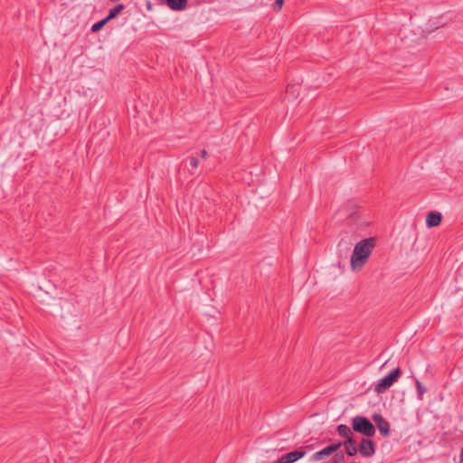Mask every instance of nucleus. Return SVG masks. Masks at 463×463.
Returning a JSON list of instances; mask_svg holds the SVG:
<instances>
[{"mask_svg": "<svg viewBox=\"0 0 463 463\" xmlns=\"http://www.w3.org/2000/svg\"><path fill=\"white\" fill-rule=\"evenodd\" d=\"M374 246L375 240L373 237L364 239L354 246L351 256V267L354 270H359L364 266Z\"/></svg>", "mask_w": 463, "mask_h": 463, "instance_id": "nucleus-1", "label": "nucleus"}, {"mask_svg": "<svg viewBox=\"0 0 463 463\" xmlns=\"http://www.w3.org/2000/svg\"><path fill=\"white\" fill-rule=\"evenodd\" d=\"M352 428L354 432L360 433L365 437L375 435V427L365 416H355L352 419Z\"/></svg>", "mask_w": 463, "mask_h": 463, "instance_id": "nucleus-2", "label": "nucleus"}, {"mask_svg": "<svg viewBox=\"0 0 463 463\" xmlns=\"http://www.w3.org/2000/svg\"><path fill=\"white\" fill-rule=\"evenodd\" d=\"M402 375L400 367L392 369L387 375L380 379L374 386V392L378 394L383 393L396 383Z\"/></svg>", "mask_w": 463, "mask_h": 463, "instance_id": "nucleus-3", "label": "nucleus"}, {"mask_svg": "<svg viewBox=\"0 0 463 463\" xmlns=\"http://www.w3.org/2000/svg\"><path fill=\"white\" fill-rule=\"evenodd\" d=\"M342 447V441L336 443H331L321 450L314 453L311 456L312 461L321 460L326 457H329L333 453L336 452Z\"/></svg>", "mask_w": 463, "mask_h": 463, "instance_id": "nucleus-4", "label": "nucleus"}, {"mask_svg": "<svg viewBox=\"0 0 463 463\" xmlns=\"http://www.w3.org/2000/svg\"><path fill=\"white\" fill-rule=\"evenodd\" d=\"M375 442L370 439L363 438L359 443V453L364 458H371L375 454Z\"/></svg>", "mask_w": 463, "mask_h": 463, "instance_id": "nucleus-5", "label": "nucleus"}, {"mask_svg": "<svg viewBox=\"0 0 463 463\" xmlns=\"http://www.w3.org/2000/svg\"><path fill=\"white\" fill-rule=\"evenodd\" d=\"M380 434L383 438H387L391 434L389 422L380 413H373L372 416Z\"/></svg>", "mask_w": 463, "mask_h": 463, "instance_id": "nucleus-6", "label": "nucleus"}, {"mask_svg": "<svg viewBox=\"0 0 463 463\" xmlns=\"http://www.w3.org/2000/svg\"><path fill=\"white\" fill-rule=\"evenodd\" d=\"M305 456V449H298L282 455L275 463H294Z\"/></svg>", "mask_w": 463, "mask_h": 463, "instance_id": "nucleus-7", "label": "nucleus"}, {"mask_svg": "<svg viewBox=\"0 0 463 463\" xmlns=\"http://www.w3.org/2000/svg\"><path fill=\"white\" fill-rule=\"evenodd\" d=\"M342 446H345V453L349 457H354L359 451V447H356V441L354 437H347V439L342 441Z\"/></svg>", "mask_w": 463, "mask_h": 463, "instance_id": "nucleus-8", "label": "nucleus"}, {"mask_svg": "<svg viewBox=\"0 0 463 463\" xmlns=\"http://www.w3.org/2000/svg\"><path fill=\"white\" fill-rule=\"evenodd\" d=\"M442 221V215L439 212H430L426 217V225L429 228L437 227Z\"/></svg>", "mask_w": 463, "mask_h": 463, "instance_id": "nucleus-9", "label": "nucleus"}, {"mask_svg": "<svg viewBox=\"0 0 463 463\" xmlns=\"http://www.w3.org/2000/svg\"><path fill=\"white\" fill-rule=\"evenodd\" d=\"M166 4L173 11H183L186 8L187 0H166Z\"/></svg>", "mask_w": 463, "mask_h": 463, "instance_id": "nucleus-10", "label": "nucleus"}, {"mask_svg": "<svg viewBox=\"0 0 463 463\" xmlns=\"http://www.w3.org/2000/svg\"><path fill=\"white\" fill-rule=\"evenodd\" d=\"M124 8L125 6L123 4H118L115 5L109 11V14L106 16L107 20L109 22L116 18L124 10Z\"/></svg>", "mask_w": 463, "mask_h": 463, "instance_id": "nucleus-11", "label": "nucleus"}, {"mask_svg": "<svg viewBox=\"0 0 463 463\" xmlns=\"http://www.w3.org/2000/svg\"><path fill=\"white\" fill-rule=\"evenodd\" d=\"M336 431L339 436L345 438V439H347V437H353L350 428L345 424L338 425Z\"/></svg>", "mask_w": 463, "mask_h": 463, "instance_id": "nucleus-12", "label": "nucleus"}, {"mask_svg": "<svg viewBox=\"0 0 463 463\" xmlns=\"http://www.w3.org/2000/svg\"><path fill=\"white\" fill-rule=\"evenodd\" d=\"M108 23H109V21L107 20L106 17L96 22L91 26V32L97 33V32L100 31L105 26V24H107Z\"/></svg>", "mask_w": 463, "mask_h": 463, "instance_id": "nucleus-13", "label": "nucleus"}, {"mask_svg": "<svg viewBox=\"0 0 463 463\" xmlns=\"http://www.w3.org/2000/svg\"><path fill=\"white\" fill-rule=\"evenodd\" d=\"M416 389H417V396L419 400L423 399V394L426 392L427 389L421 384L419 380H416Z\"/></svg>", "mask_w": 463, "mask_h": 463, "instance_id": "nucleus-14", "label": "nucleus"}, {"mask_svg": "<svg viewBox=\"0 0 463 463\" xmlns=\"http://www.w3.org/2000/svg\"><path fill=\"white\" fill-rule=\"evenodd\" d=\"M331 463H345V455L342 451L335 452L331 458Z\"/></svg>", "mask_w": 463, "mask_h": 463, "instance_id": "nucleus-15", "label": "nucleus"}, {"mask_svg": "<svg viewBox=\"0 0 463 463\" xmlns=\"http://www.w3.org/2000/svg\"><path fill=\"white\" fill-rule=\"evenodd\" d=\"M285 0H276L273 4V8L276 11H280L282 9V6L284 5Z\"/></svg>", "mask_w": 463, "mask_h": 463, "instance_id": "nucleus-16", "label": "nucleus"}, {"mask_svg": "<svg viewBox=\"0 0 463 463\" xmlns=\"http://www.w3.org/2000/svg\"><path fill=\"white\" fill-rule=\"evenodd\" d=\"M190 165L193 167V168H197L198 165H199V159L195 156H191L190 157Z\"/></svg>", "mask_w": 463, "mask_h": 463, "instance_id": "nucleus-17", "label": "nucleus"}, {"mask_svg": "<svg viewBox=\"0 0 463 463\" xmlns=\"http://www.w3.org/2000/svg\"><path fill=\"white\" fill-rule=\"evenodd\" d=\"M299 449H305V454H306L307 451H309V450L314 449V444L302 446Z\"/></svg>", "mask_w": 463, "mask_h": 463, "instance_id": "nucleus-18", "label": "nucleus"}, {"mask_svg": "<svg viewBox=\"0 0 463 463\" xmlns=\"http://www.w3.org/2000/svg\"><path fill=\"white\" fill-rule=\"evenodd\" d=\"M295 85H288L286 88V93H293Z\"/></svg>", "mask_w": 463, "mask_h": 463, "instance_id": "nucleus-19", "label": "nucleus"}, {"mask_svg": "<svg viewBox=\"0 0 463 463\" xmlns=\"http://www.w3.org/2000/svg\"><path fill=\"white\" fill-rule=\"evenodd\" d=\"M200 156H201L202 158L207 159L208 158V152L205 149H203L200 152Z\"/></svg>", "mask_w": 463, "mask_h": 463, "instance_id": "nucleus-20", "label": "nucleus"}, {"mask_svg": "<svg viewBox=\"0 0 463 463\" xmlns=\"http://www.w3.org/2000/svg\"><path fill=\"white\" fill-rule=\"evenodd\" d=\"M146 6H147V9H148V10H150V9H151V3H150V2H147Z\"/></svg>", "mask_w": 463, "mask_h": 463, "instance_id": "nucleus-21", "label": "nucleus"}, {"mask_svg": "<svg viewBox=\"0 0 463 463\" xmlns=\"http://www.w3.org/2000/svg\"><path fill=\"white\" fill-rule=\"evenodd\" d=\"M460 458H461V460H463V447H462V449H461V452H460Z\"/></svg>", "mask_w": 463, "mask_h": 463, "instance_id": "nucleus-22", "label": "nucleus"}]
</instances>
